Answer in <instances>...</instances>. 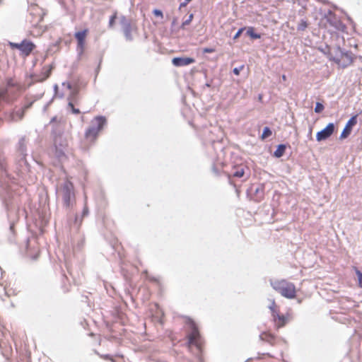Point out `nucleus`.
I'll return each mask as SVG.
<instances>
[{"instance_id": "473e14b6", "label": "nucleus", "mask_w": 362, "mask_h": 362, "mask_svg": "<svg viewBox=\"0 0 362 362\" xmlns=\"http://www.w3.org/2000/svg\"><path fill=\"white\" fill-rule=\"evenodd\" d=\"M117 18V12H115L112 16H110L109 22H108V28H112L115 24V21Z\"/></svg>"}, {"instance_id": "338daca9", "label": "nucleus", "mask_w": 362, "mask_h": 362, "mask_svg": "<svg viewBox=\"0 0 362 362\" xmlns=\"http://www.w3.org/2000/svg\"><path fill=\"white\" fill-rule=\"evenodd\" d=\"M100 66V63L99 64L98 66V67H97V69H96V72H97V73L99 71Z\"/></svg>"}, {"instance_id": "0e129e2a", "label": "nucleus", "mask_w": 362, "mask_h": 362, "mask_svg": "<svg viewBox=\"0 0 362 362\" xmlns=\"http://www.w3.org/2000/svg\"><path fill=\"white\" fill-rule=\"evenodd\" d=\"M57 90H58V86H57V84H55L54 86V90L55 93H57Z\"/></svg>"}, {"instance_id": "49530a36", "label": "nucleus", "mask_w": 362, "mask_h": 362, "mask_svg": "<svg viewBox=\"0 0 362 362\" xmlns=\"http://www.w3.org/2000/svg\"><path fill=\"white\" fill-rule=\"evenodd\" d=\"M211 170L213 172V173L216 175V176H219L220 175V171L218 170V168L216 166L215 164H214L212 165V168H211Z\"/></svg>"}, {"instance_id": "4d7b16f0", "label": "nucleus", "mask_w": 362, "mask_h": 362, "mask_svg": "<svg viewBox=\"0 0 362 362\" xmlns=\"http://www.w3.org/2000/svg\"><path fill=\"white\" fill-rule=\"evenodd\" d=\"M177 22V18H174L172 21V26H174Z\"/></svg>"}, {"instance_id": "5fc2aeb1", "label": "nucleus", "mask_w": 362, "mask_h": 362, "mask_svg": "<svg viewBox=\"0 0 362 362\" xmlns=\"http://www.w3.org/2000/svg\"><path fill=\"white\" fill-rule=\"evenodd\" d=\"M346 18H347L348 21L350 23H354V21H353L352 18L349 16H348L346 13Z\"/></svg>"}, {"instance_id": "864d4df0", "label": "nucleus", "mask_w": 362, "mask_h": 362, "mask_svg": "<svg viewBox=\"0 0 362 362\" xmlns=\"http://www.w3.org/2000/svg\"><path fill=\"white\" fill-rule=\"evenodd\" d=\"M52 100H53V99H52L50 101H49V102H48V103H47L44 106V107H43V111H46V110H47V109L48 106H49V105H50V103L52 102Z\"/></svg>"}, {"instance_id": "09e8293b", "label": "nucleus", "mask_w": 362, "mask_h": 362, "mask_svg": "<svg viewBox=\"0 0 362 362\" xmlns=\"http://www.w3.org/2000/svg\"><path fill=\"white\" fill-rule=\"evenodd\" d=\"M190 1L184 0L183 2H181L179 6V10H180L182 8L185 7Z\"/></svg>"}, {"instance_id": "412c9836", "label": "nucleus", "mask_w": 362, "mask_h": 362, "mask_svg": "<svg viewBox=\"0 0 362 362\" xmlns=\"http://www.w3.org/2000/svg\"><path fill=\"white\" fill-rule=\"evenodd\" d=\"M259 339L260 340L266 341L271 345H274L276 337L270 332H264L259 334Z\"/></svg>"}, {"instance_id": "6ab92c4d", "label": "nucleus", "mask_w": 362, "mask_h": 362, "mask_svg": "<svg viewBox=\"0 0 362 362\" xmlns=\"http://www.w3.org/2000/svg\"><path fill=\"white\" fill-rule=\"evenodd\" d=\"M289 146L288 144H279L276 146V150L273 153V156L276 158H280L282 157L287 148Z\"/></svg>"}, {"instance_id": "20e7f679", "label": "nucleus", "mask_w": 362, "mask_h": 362, "mask_svg": "<svg viewBox=\"0 0 362 362\" xmlns=\"http://www.w3.org/2000/svg\"><path fill=\"white\" fill-rule=\"evenodd\" d=\"M186 324L189 327V333L187 334V345H197L198 341L200 339V333L197 325L190 317L186 318Z\"/></svg>"}, {"instance_id": "c756f323", "label": "nucleus", "mask_w": 362, "mask_h": 362, "mask_svg": "<svg viewBox=\"0 0 362 362\" xmlns=\"http://www.w3.org/2000/svg\"><path fill=\"white\" fill-rule=\"evenodd\" d=\"M272 134V131L271 128L269 127L266 126L263 128L262 133L261 135V139L264 140V139L269 137Z\"/></svg>"}, {"instance_id": "13d9d810", "label": "nucleus", "mask_w": 362, "mask_h": 362, "mask_svg": "<svg viewBox=\"0 0 362 362\" xmlns=\"http://www.w3.org/2000/svg\"><path fill=\"white\" fill-rule=\"evenodd\" d=\"M68 106L71 108V110H72V107H74L71 101L69 102Z\"/></svg>"}, {"instance_id": "5701e85b", "label": "nucleus", "mask_w": 362, "mask_h": 362, "mask_svg": "<svg viewBox=\"0 0 362 362\" xmlns=\"http://www.w3.org/2000/svg\"><path fill=\"white\" fill-rule=\"evenodd\" d=\"M99 134V132L95 129V127L89 126L85 132L86 138H92L95 139Z\"/></svg>"}, {"instance_id": "4be33fe9", "label": "nucleus", "mask_w": 362, "mask_h": 362, "mask_svg": "<svg viewBox=\"0 0 362 362\" xmlns=\"http://www.w3.org/2000/svg\"><path fill=\"white\" fill-rule=\"evenodd\" d=\"M337 51V46H336V47L334 49V51L331 52V56H329V60L332 61L340 66L341 57H340V52H338Z\"/></svg>"}, {"instance_id": "72a5a7b5", "label": "nucleus", "mask_w": 362, "mask_h": 362, "mask_svg": "<svg viewBox=\"0 0 362 362\" xmlns=\"http://www.w3.org/2000/svg\"><path fill=\"white\" fill-rule=\"evenodd\" d=\"M62 86H66L67 89L71 90V95L73 97H75L78 94V90H72V85L69 81L63 82Z\"/></svg>"}, {"instance_id": "8fccbe9b", "label": "nucleus", "mask_w": 362, "mask_h": 362, "mask_svg": "<svg viewBox=\"0 0 362 362\" xmlns=\"http://www.w3.org/2000/svg\"><path fill=\"white\" fill-rule=\"evenodd\" d=\"M71 112L74 115H78L81 113V111L78 108H76L74 107H72V110H71Z\"/></svg>"}, {"instance_id": "79ce46f5", "label": "nucleus", "mask_w": 362, "mask_h": 362, "mask_svg": "<svg viewBox=\"0 0 362 362\" xmlns=\"http://www.w3.org/2000/svg\"><path fill=\"white\" fill-rule=\"evenodd\" d=\"M152 13L156 17H160V18L163 17V11L160 9L155 8L153 10Z\"/></svg>"}, {"instance_id": "ea45409f", "label": "nucleus", "mask_w": 362, "mask_h": 362, "mask_svg": "<svg viewBox=\"0 0 362 362\" xmlns=\"http://www.w3.org/2000/svg\"><path fill=\"white\" fill-rule=\"evenodd\" d=\"M338 20L336 18V16L334 17H329L327 19V22L332 27L337 26L336 24Z\"/></svg>"}, {"instance_id": "774afa93", "label": "nucleus", "mask_w": 362, "mask_h": 362, "mask_svg": "<svg viewBox=\"0 0 362 362\" xmlns=\"http://www.w3.org/2000/svg\"><path fill=\"white\" fill-rule=\"evenodd\" d=\"M151 281H156V278H154V277H153V278H151Z\"/></svg>"}, {"instance_id": "4468645a", "label": "nucleus", "mask_w": 362, "mask_h": 362, "mask_svg": "<svg viewBox=\"0 0 362 362\" xmlns=\"http://www.w3.org/2000/svg\"><path fill=\"white\" fill-rule=\"evenodd\" d=\"M272 317L277 329L283 327L288 322V315L280 314L279 312H274Z\"/></svg>"}, {"instance_id": "1a4fd4ad", "label": "nucleus", "mask_w": 362, "mask_h": 362, "mask_svg": "<svg viewBox=\"0 0 362 362\" xmlns=\"http://www.w3.org/2000/svg\"><path fill=\"white\" fill-rule=\"evenodd\" d=\"M335 124L333 122H329L327 126L317 132L316 134V140L318 142L325 141L329 139L334 132Z\"/></svg>"}, {"instance_id": "c85d7f7f", "label": "nucleus", "mask_w": 362, "mask_h": 362, "mask_svg": "<svg viewBox=\"0 0 362 362\" xmlns=\"http://www.w3.org/2000/svg\"><path fill=\"white\" fill-rule=\"evenodd\" d=\"M318 50L324 54L328 59L329 58V56H331V47L327 44L324 47H319Z\"/></svg>"}, {"instance_id": "7c9ffc66", "label": "nucleus", "mask_w": 362, "mask_h": 362, "mask_svg": "<svg viewBox=\"0 0 362 362\" xmlns=\"http://www.w3.org/2000/svg\"><path fill=\"white\" fill-rule=\"evenodd\" d=\"M354 270L357 276L358 286L362 288V272L356 267H354Z\"/></svg>"}, {"instance_id": "58836bf2", "label": "nucleus", "mask_w": 362, "mask_h": 362, "mask_svg": "<svg viewBox=\"0 0 362 362\" xmlns=\"http://www.w3.org/2000/svg\"><path fill=\"white\" fill-rule=\"evenodd\" d=\"M246 29L245 27H242L240 28H239L238 30V31L236 32V33L234 35V36L233 37V40H236L238 38L240 37V36L242 35V33H243V31Z\"/></svg>"}, {"instance_id": "f704fd0d", "label": "nucleus", "mask_w": 362, "mask_h": 362, "mask_svg": "<svg viewBox=\"0 0 362 362\" xmlns=\"http://www.w3.org/2000/svg\"><path fill=\"white\" fill-rule=\"evenodd\" d=\"M325 109V106L323 105V103H320V102H316L315 103V109H314V111L315 113H321Z\"/></svg>"}, {"instance_id": "de8ad7c7", "label": "nucleus", "mask_w": 362, "mask_h": 362, "mask_svg": "<svg viewBox=\"0 0 362 362\" xmlns=\"http://www.w3.org/2000/svg\"><path fill=\"white\" fill-rule=\"evenodd\" d=\"M335 14L331 11V10H327V13H325V18L327 19L329 17H334Z\"/></svg>"}, {"instance_id": "e2e57ef3", "label": "nucleus", "mask_w": 362, "mask_h": 362, "mask_svg": "<svg viewBox=\"0 0 362 362\" xmlns=\"http://www.w3.org/2000/svg\"><path fill=\"white\" fill-rule=\"evenodd\" d=\"M38 255H39L38 254H35V255H33V256L32 257V259H33V260L37 259V257H38Z\"/></svg>"}, {"instance_id": "c03bdc74", "label": "nucleus", "mask_w": 362, "mask_h": 362, "mask_svg": "<svg viewBox=\"0 0 362 362\" xmlns=\"http://www.w3.org/2000/svg\"><path fill=\"white\" fill-rule=\"evenodd\" d=\"M216 51V49L214 47H204L202 49V53L206 54V53H213Z\"/></svg>"}, {"instance_id": "b1692460", "label": "nucleus", "mask_w": 362, "mask_h": 362, "mask_svg": "<svg viewBox=\"0 0 362 362\" xmlns=\"http://www.w3.org/2000/svg\"><path fill=\"white\" fill-rule=\"evenodd\" d=\"M246 35L252 40H258L262 37L260 33L255 32V28L254 27H248L246 30Z\"/></svg>"}, {"instance_id": "bf43d9fd", "label": "nucleus", "mask_w": 362, "mask_h": 362, "mask_svg": "<svg viewBox=\"0 0 362 362\" xmlns=\"http://www.w3.org/2000/svg\"><path fill=\"white\" fill-rule=\"evenodd\" d=\"M68 106L71 108V110H72V107H74L71 101L69 102Z\"/></svg>"}, {"instance_id": "7ed1b4c3", "label": "nucleus", "mask_w": 362, "mask_h": 362, "mask_svg": "<svg viewBox=\"0 0 362 362\" xmlns=\"http://www.w3.org/2000/svg\"><path fill=\"white\" fill-rule=\"evenodd\" d=\"M28 156H16L15 158V169L16 173L21 177L28 176L33 180L35 173V169L28 162L27 159Z\"/></svg>"}, {"instance_id": "f257e3e1", "label": "nucleus", "mask_w": 362, "mask_h": 362, "mask_svg": "<svg viewBox=\"0 0 362 362\" xmlns=\"http://www.w3.org/2000/svg\"><path fill=\"white\" fill-rule=\"evenodd\" d=\"M0 169L1 170V175L0 177V185L2 188V192H0L2 197L3 203L5 205L8 213V218L9 221V230L12 233H14L15 223L18 221L20 214L22 215L26 213L25 209H18L16 211H12L10 209L13 202H16V197L13 192L14 188L13 185H9V182L12 184L14 183L13 177H11L6 172V165L3 160L0 159Z\"/></svg>"}, {"instance_id": "052dcab7", "label": "nucleus", "mask_w": 362, "mask_h": 362, "mask_svg": "<svg viewBox=\"0 0 362 362\" xmlns=\"http://www.w3.org/2000/svg\"><path fill=\"white\" fill-rule=\"evenodd\" d=\"M228 182L230 185H233L231 180V176L230 175H228Z\"/></svg>"}, {"instance_id": "6e6552de", "label": "nucleus", "mask_w": 362, "mask_h": 362, "mask_svg": "<svg viewBox=\"0 0 362 362\" xmlns=\"http://www.w3.org/2000/svg\"><path fill=\"white\" fill-rule=\"evenodd\" d=\"M54 68V66L52 64L48 66H43L40 74H32L30 76L32 83H30L29 86L35 82H43L47 80L51 75Z\"/></svg>"}, {"instance_id": "603ef678", "label": "nucleus", "mask_w": 362, "mask_h": 362, "mask_svg": "<svg viewBox=\"0 0 362 362\" xmlns=\"http://www.w3.org/2000/svg\"><path fill=\"white\" fill-rule=\"evenodd\" d=\"M57 117H56V116L53 117L51 119V120H50V122H49V124H53V123L56 124V123H57V122H57Z\"/></svg>"}, {"instance_id": "6e6d98bb", "label": "nucleus", "mask_w": 362, "mask_h": 362, "mask_svg": "<svg viewBox=\"0 0 362 362\" xmlns=\"http://www.w3.org/2000/svg\"><path fill=\"white\" fill-rule=\"evenodd\" d=\"M211 86V82H206V83L204 84V88H205V87L210 88Z\"/></svg>"}, {"instance_id": "dca6fc26", "label": "nucleus", "mask_w": 362, "mask_h": 362, "mask_svg": "<svg viewBox=\"0 0 362 362\" xmlns=\"http://www.w3.org/2000/svg\"><path fill=\"white\" fill-rule=\"evenodd\" d=\"M250 189L253 192L254 197L252 199L255 202H260L264 199V185H258L255 187V188L252 187Z\"/></svg>"}, {"instance_id": "2eb2a0df", "label": "nucleus", "mask_w": 362, "mask_h": 362, "mask_svg": "<svg viewBox=\"0 0 362 362\" xmlns=\"http://www.w3.org/2000/svg\"><path fill=\"white\" fill-rule=\"evenodd\" d=\"M281 295L286 298L293 299L296 296V288L293 283L287 282L281 292Z\"/></svg>"}, {"instance_id": "f03ea898", "label": "nucleus", "mask_w": 362, "mask_h": 362, "mask_svg": "<svg viewBox=\"0 0 362 362\" xmlns=\"http://www.w3.org/2000/svg\"><path fill=\"white\" fill-rule=\"evenodd\" d=\"M62 206L66 214L67 223L71 228L78 230L81 220L78 216L74 214L73 209L76 205L74 187L70 181H65L62 186Z\"/></svg>"}, {"instance_id": "2f4dec72", "label": "nucleus", "mask_w": 362, "mask_h": 362, "mask_svg": "<svg viewBox=\"0 0 362 362\" xmlns=\"http://www.w3.org/2000/svg\"><path fill=\"white\" fill-rule=\"evenodd\" d=\"M308 23L307 21L305 19H301L297 26V30L298 31H303L308 28Z\"/></svg>"}, {"instance_id": "cd10ccee", "label": "nucleus", "mask_w": 362, "mask_h": 362, "mask_svg": "<svg viewBox=\"0 0 362 362\" xmlns=\"http://www.w3.org/2000/svg\"><path fill=\"white\" fill-rule=\"evenodd\" d=\"M85 44H86V41L77 42L76 51H77V55H78V59H81V56L83 54L84 49H85Z\"/></svg>"}, {"instance_id": "a18cd8bd", "label": "nucleus", "mask_w": 362, "mask_h": 362, "mask_svg": "<svg viewBox=\"0 0 362 362\" xmlns=\"http://www.w3.org/2000/svg\"><path fill=\"white\" fill-rule=\"evenodd\" d=\"M275 301L274 300H272L271 305L269 306V310H271L272 316L274 314V312H278L275 309Z\"/></svg>"}, {"instance_id": "680f3d73", "label": "nucleus", "mask_w": 362, "mask_h": 362, "mask_svg": "<svg viewBox=\"0 0 362 362\" xmlns=\"http://www.w3.org/2000/svg\"><path fill=\"white\" fill-rule=\"evenodd\" d=\"M32 161L35 163L36 165H41V164L39 162L36 161L33 158H32Z\"/></svg>"}, {"instance_id": "423d86ee", "label": "nucleus", "mask_w": 362, "mask_h": 362, "mask_svg": "<svg viewBox=\"0 0 362 362\" xmlns=\"http://www.w3.org/2000/svg\"><path fill=\"white\" fill-rule=\"evenodd\" d=\"M12 49H18L25 55L30 54L35 48V45L27 39L23 40L20 43L9 42Z\"/></svg>"}, {"instance_id": "3c124183", "label": "nucleus", "mask_w": 362, "mask_h": 362, "mask_svg": "<svg viewBox=\"0 0 362 362\" xmlns=\"http://www.w3.org/2000/svg\"><path fill=\"white\" fill-rule=\"evenodd\" d=\"M100 357L105 360H112V356L110 354L100 355Z\"/></svg>"}, {"instance_id": "a878e982", "label": "nucleus", "mask_w": 362, "mask_h": 362, "mask_svg": "<svg viewBox=\"0 0 362 362\" xmlns=\"http://www.w3.org/2000/svg\"><path fill=\"white\" fill-rule=\"evenodd\" d=\"M88 34V29H83L79 31H77L74 33V37L77 40V42L86 41V37Z\"/></svg>"}, {"instance_id": "9b49d317", "label": "nucleus", "mask_w": 362, "mask_h": 362, "mask_svg": "<svg viewBox=\"0 0 362 362\" xmlns=\"http://www.w3.org/2000/svg\"><path fill=\"white\" fill-rule=\"evenodd\" d=\"M337 50L338 52H340V57L345 59L343 62L340 63V66L341 68L345 69L354 62V57L351 51L345 50L339 45H337Z\"/></svg>"}, {"instance_id": "37998d69", "label": "nucleus", "mask_w": 362, "mask_h": 362, "mask_svg": "<svg viewBox=\"0 0 362 362\" xmlns=\"http://www.w3.org/2000/svg\"><path fill=\"white\" fill-rule=\"evenodd\" d=\"M244 68V65H241L240 66H238V67H235L233 69V74H235V76H238L240 75V71L243 70V69Z\"/></svg>"}, {"instance_id": "a19ab883", "label": "nucleus", "mask_w": 362, "mask_h": 362, "mask_svg": "<svg viewBox=\"0 0 362 362\" xmlns=\"http://www.w3.org/2000/svg\"><path fill=\"white\" fill-rule=\"evenodd\" d=\"M88 213H89V211H88V206L86 204H85L84 207L83 209V211H82L81 218H78V219L82 221V218L83 217L87 216L88 215Z\"/></svg>"}, {"instance_id": "a211bd4d", "label": "nucleus", "mask_w": 362, "mask_h": 362, "mask_svg": "<svg viewBox=\"0 0 362 362\" xmlns=\"http://www.w3.org/2000/svg\"><path fill=\"white\" fill-rule=\"evenodd\" d=\"M64 128L60 123L53 124L52 126L51 135L52 139L63 136Z\"/></svg>"}, {"instance_id": "39448f33", "label": "nucleus", "mask_w": 362, "mask_h": 362, "mask_svg": "<svg viewBox=\"0 0 362 362\" xmlns=\"http://www.w3.org/2000/svg\"><path fill=\"white\" fill-rule=\"evenodd\" d=\"M119 24L121 25V29L126 41H133L134 37L132 34V32L134 30V28L132 25L131 20L127 18L125 16L122 15L119 17Z\"/></svg>"}, {"instance_id": "aec40b11", "label": "nucleus", "mask_w": 362, "mask_h": 362, "mask_svg": "<svg viewBox=\"0 0 362 362\" xmlns=\"http://www.w3.org/2000/svg\"><path fill=\"white\" fill-rule=\"evenodd\" d=\"M270 285L277 292L281 293L282 289L284 286L286 284L287 281L284 279L282 280H272L270 279Z\"/></svg>"}, {"instance_id": "f8f14e48", "label": "nucleus", "mask_w": 362, "mask_h": 362, "mask_svg": "<svg viewBox=\"0 0 362 362\" xmlns=\"http://www.w3.org/2000/svg\"><path fill=\"white\" fill-rule=\"evenodd\" d=\"M195 62V59L191 57H175L172 59V64L176 67L188 66Z\"/></svg>"}, {"instance_id": "bb28decb", "label": "nucleus", "mask_w": 362, "mask_h": 362, "mask_svg": "<svg viewBox=\"0 0 362 362\" xmlns=\"http://www.w3.org/2000/svg\"><path fill=\"white\" fill-rule=\"evenodd\" d=\"M245 174L244 166H237L235 168L234 171L232 173V176L234 177L240 178L243 177Z\"/></svg>"}, {"instance_id": "f3484780", "label": "nucleus", "mask_w": 362, "mask_h": 362, "mask_svg": "<svg viewBox=\"0 0 362 362\" xmlns=\"http://www.w3.org/2000/svg\"><path fill=\"white\" fill-rule=\"evenodd\" d=\"M16 156H28L25 136H21L16 145Z\"/></svg>"}, {"instance_id": "ddd939ff", "label": "nucleus", "mask_w": 362, "mask_h": 362, "mask_svg": "<svg viewBox=\"0 0 362 362\" xmlns=\"http://www.w3.org/2000/svg\"><path fill=\"white\" fill-rule=\"evenodd\" d=\"M107 120L105 116L98 115L95 117L94 119L91 121L90 126L95 127V129L100 133L107 125Z\"/></svg>"}, {"instance_id": "4c0bfd02", "label": "nucleus", "mask_w": 362, "mask_h": 362, "mask_svg": "<svg viewBox=\"0 0 362 362\" xmlns=\"http://www.w3.org/2000/svg\"><path fill=\"white\" fill-rule=\"evenodd\" d=\"M336 25L337 26H334V28H335L338 30H340V31H342V32H344L346 30V28L345 24H344L341 21H340L339 20H338Z\"/></svg>"}, {"instance_id": "393cba45", "label": "nucleus", "mask_w": 362, "mask_h": 362, "mask_svg": "<svg viewBox=\"0 0 362 362\" xmlns=\"http://www.w3.org/2000/svg\"><path fill=\"white\" fill-rule=\"evenodd\" d=\"M53 143H54V146L55 148H59V147L66 148L67 146V141L63 137V136L53 139Z\"/></svg>"}, {"instance_id": "c9c22d12", "label": "nucleus", "mask_w": 362, "mask_h": 362, "mask_svg": "<svg viewBox=\"0 0 362 362\" xmlns=\"http://www.w3.org/2000/svg\"><path fill=\"white\" fill-rule=\"evenodd\" d=\"M64 149V147L55 148V155L58 158L65 156Z\"/></svg>"}, {"instance_id": "9d476101", "label": "nucleus", "mask_w": 362, "mask_h": 362, "mask_svg": "<svg viewBox=\"0 0 362 362\" xmlns=\"http://www.w3.org/2000/svg\"><path fill=\"white\" fill-rule=\"evenodd\" d=\"M358 122V114L352 115L350 119L346 122L341 134L339 136V139L343 140L346 139L351 133L354 127Z\"/></svg>"}, {"instance_id": "0eeeda50", "label": "nucleus", "mask_w": 362, "mask_h": 362, "mask_svg": "<svg viewBox=\"0 0 362 362\" xmlns=\"http://www.w3.org/2000/svg\"><path fill=\"white\" fill-rule=\"evenodd\" d=\"M42 96V94L37 96L36 98V99H35L34 100L25 104L22 107L11 112V114L8 116V119L11 122H17V121L21 120L24 117L25 111L27 110H28L29 108H30L31 106L33 105V104L34 103V102L36 100L41 98Z\"/></svg>"}, {"instance_id": "69168bd1", "label": "nucleus", "mask_w": 362, "mask_h": 362, "mask_svg": "<svg viewBox=\"0 0 362 362\" xmlns=\"http://www.w3.org/2000/svg\"><path fill=\"white\" fill-rule=\"evenodd\" d=\"M262 95L259 94V95H258V100H259V101H261V100H262Z\"/></svg>"}, {"instance_id": "e433bc0d", "label": "nucleus", "mask_w": 362, "mask_h": 362, "mask_svg": "<svg viewBox=\"0 0 362 362\" xmlns=\"http://www.w3.org/2000/svg\"><path fill=\"white\" fill-rule=\"evenodd\" d=\"M193 18H194V14L193 13H190L187 18V19H186L185 21L182 22L181 26H180V28L181 29H184L186 25H188L190 24V23L192 22V21L193 20Z\"/></svg>"}]
</instances>
